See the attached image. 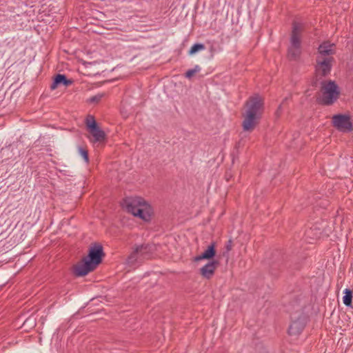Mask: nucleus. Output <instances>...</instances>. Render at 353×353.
<instances>
[{
  "label": "nucleus",
  "instance_id": "nucleus-1",
  "mask_svg": "<svg viewBox=\"0 0 353 353\" xmlns=\"http://www.w3.org/2000/svg\"><path fill=\"white\" fill-rule=\"evenodd\" d=\"M245 107L242 127L245 132H251L261 118L264 108L263 99L259 94L252 96L246 101Z\"/></svg>",
  "mask_w": 353,
  "mask_h": 353
},
{
  "label": "nucleus",
  "instance_id": "nucleus-2",
  "mask_svg": "<svg viewBox=\"0 0 353 353\" xmlns=\"http://www.w3.org/2000/svg\"><path fill=\"white\" fill-rule=\"evenodd\" d=\"M123 206L126 211L144 221H150L153 214L151 205L142 197L129 196L123 201Z\"/></svg>",
  "mask_w": 353,
  "mask_h": 353
},
{
  "label": "nucleus",
  "instance_id": "nucleus-3",
  "mask_svg": "<svg viewBox=\"0 0 353 353\" xmlns=\"http://www.w3.org/2000/svg\"><path fill=\"white\" fill-rule=\"evenodd\" d=\"M290 45L288 48V58L290 61H297L301 54V34L304 30V24L294 21L292 24Z\"/></svg>",
  "mask_w": 353,
  "mask_h": 353
},
{
  "label": "nucleus",
  "instance_id": "nucleus-4",
  "mask_svg": "<svg viewBox=\"0 0 353 353\" xmlns=\"http://www.w3.org/2000/svg\"><path fill=\"white\" fill-rule=\"evenodd\" d=\"M321 92L322 97L318 100V103L323 105L334 104L340 96L339 86L333 81L322 82Z\"/></svg>",
  "mask_w": 353,
  "mask_h": 353
},
{
  "label": "nucleus",
  "instance_id": "nucleus-5",
  "mask_svg": "<svg viewBox=\"0 0 353 353\" xmlns=\"http://www.w3.org/2000/svg\"><path fill=\"white\" fill-rule=\"evenodd\" d=\"M90 141L97 147L105 145L107 142V135L97 122L95 117L90 114Z\"/></svg>",
  "mask_w": 353,
  "mask_h": 353
},
{
  "label": "nucleus",
  "instance_id": "nucleus-6",
  "mask_svg": "<svg viewBox=\"0 0 353 353\" xmlns=\"http://www.w3.org/2000/svg\"><path fill=\"white\" fill-rule=\"evenodd\" d=\"M105 256V254L101 243L95 242L90 245V272L97 268Z\"/></svg>",
  "mask_w": 353,
  "mask_h": 353
},
{
  "label": "nucleus",
  "instance_id": "nucleus-7",
  "mask_svg": "<svg viewBox=\"0 0 353 353\" xmlns=\"http://www.w3.org/2000/svg\"><path fill=\"white\" fill-rule=\"evenodd\" d=\"M332 124L334 128L342 132H350L353 130V124L348 114H334L332 118Z\"/></svg>",
  "mask_w": 353,
  "mask_h": 353
},
{
  "label": "nucleus",
  "instance_id": "nucleus-8",
  "mask_svg": "<svg viewBox=\"0 0 353 353\" xmlns=\"http://www.w3.org/2000/svg\"><path fill=\"white\" fill-rule=\"evenodd\" d=\"M152 251V246L150 244H142L135 248L134 251L129 255L127 259L128 263L133 264L137 260L138 256L147 259L150 256Z\"/></svg>",
  "mask_w": 353,
  "mask_h": 353
},
{
  "label": "nucleus",
  "instance_id": "nucleus-9",
  "mask_svg": "<svg viewBox=\"0 0 353 353\" xmlns=\"http://www.w3.org/2000/svg\"><path fill=\"white\" fill-rule=\"evenodd\" d=\"M305 319L299 316L296 320L293 321L288 328V334L291 336L300 334L305 327Z\"/></svg>",
  "mask_w": 353,
  "mask_h": 353
},
{
  "label": "nucleus",
  "instance_id": "nucleus-10",
  "mask_svg": "<svg viewBox=\"0 0 353 353\" xmlns=\"http://www.w3.org/2000/svg\"><path fill=\"white\" fill-rule=\"evenodd\" d=\"M219 265V262L216 260L208 262L200 269V274L204 279H210L214 276Z\"/></svg>",
  "mask_w": 353,
  "mask_h": 353
},
{
  "label": "nucleus",
  "instance_id": "nucleus-11",
  "mask_svg": "<svg viewBox=\"0 0 353 353\" xmlns=\"http://www.w3.org/2000/svg\"><path fill=\"white\" fill-rule=\"evenodd\" d=\"M333 61L334 58L332 57H325L322 60H319V57L317 58V70L321 73L322 76L325 77L330 72Z\"/></svg>",
  "mask_w": 353,
  "mask_h": 353
},
{
  "label": "nucleus",
  "instance_id": "nucleus-12",
  "mask_svg": "<svg viewBox=\"0 0 353 353\" xmlns=\"http://www.w3.org/2000/svg\"><path fill=\"white\" fill-rule=\"evenodd\" d=\"M319 54L325 57H330L335 54V44L329 41H323L318 48Z\"/></svg>",
  "mask_w": 353,
  "mask_h": 353
},
{
  "label": "nucleus",
  "instance_id": "nucleus-13",
  "mask_svg": "<svg viewBox=\"0 0 353 353\" xmlns=\"http://www.w3.org/2000/svg\"><path fill=\"white\" fill-rule=\"evenodd\" d=\"M88 273V255L85 256L82 261L74 267V274L77 276H82Z\"/></svg>",
  "mask_w": 353,
  "mask_h": 353
},
{
  "label": "nucleus",
  "instance_id": "nucleus-14",
  "mask_svg": "<svg viewBox=\"0 0 353 353\" xmlns=\"http://www.w3.org/2000/svg\"><path fill=\"white\" fill-rule=\"evenodd\" d=\"M215 247V242H212L210 245H208V248L201 254L196 256L194 258V261L196 262L204 259H212L215 256L216 252Z\"/></svg>",
  "mask_w": 353,
  "mask_h": 353
},
{
  "label": "nucleus",
  "instance_id": "nucleus-15",
  "mask_svg": "<svg viewBox=\"0 0 353 353\" xmlns=\"http://www.w3.org/2000/svg\"><path fill=\"white\" fill-rule=\"evenodd\" d=\"M72 80L68 79L65 74H58L54 79L50 88L52 90L56 89L59 85H63L65 86L70 85L72 83Z\"/></svg>",
  "mask_w": 353,
  "mask_h": 353
},
{
  "label": "nucleus",
  "instance_id": "nucleus-16",
  "mask_svg": "<svg viewBox=\"0 0 353 353\" xmlns=\"http://www.w3.org/2000/svg\"><path fill=\"white\" fill-rule=\"evenodd\" d=\"M106 70L103 61L90 62V76H97Z\"/></svg>",
  "mask_w": 353,
  "mask_h": 353
},
{
  "label": "nucleus",
  "instance_id": "nucleus-17",
  "mask_svg": "<svg viewBox=\"0 0 353 353\" xmlns=\"http://www.w3.org/2000/svg\"><path fill=\"white\" fill-rule=\"evenodd\" d=\"M345 295L343 298L344 305L347 307H352V291L350 289L346 288L344 291Z\"/></svg>",
  "mask_w": 353,
  "mask_h": 353
},
{
  "label": "nucleus",
  "instance_id": "nucleus-18",
  "mask_svg": "<svg viewBox=\"0 0 353 353\" xmlns=\"http://www.w3.org/2000/svg\"><path fill=\"white\" fill-rule=\"evenodd\" d=\"M205 46L203 43H195L194 44L189 50V54L192 55L197 52L204 50Z\"/></svg>",
  "mask_w": 353,
  "mask_h": 353
},
{
  "label": "nucleus",
  "instance_id": "nucleus-19",
  "mask_svg": "<svg viewBox=\"0 0 353 353\" xmlns=\"http://www.w3.org/2000/svg\"><path fill=\"white\" fill-rule=\"evenodd\" d=\"M105 96V93H99L93 97H90V103L97 104Z\"/></svg>",
  "mask_w": 353,
  "mask_h": 353
},
{
  "label": "nucleus",
  "instance_id": "nucleus-20",
  "mask_svg": "<svg viewBox=\"0 0 353 353\" xmlns=\"http://www.w3.org/2000/svg\"><path fill=\"white\" fill-rule=\"evenodd\" d=\"M78 151L79 152V154L83 157V159L86 161H88V152L86 149L85 148H83L82 147H79L78 148Z\"/></svg>",
  "mask_w": 353,
  "mask_h": 353
},
{
  "label": "nucleus",
  "instance_id": "nucleus-21",
  "mask_svg": "<svg viewBox=\"0 0 353 353\" xmlns=\"http://www.w3.org/2000/svg\"><path fill=\"white\" fill-rule=\"evenodd\" d=\"M233 242L232 239H229L225 244V250L227 252H230L232 249Z\"/></svg>",
  "mask_w": 353,
  "mask_h": 353
},
{
  "label": "nucleus",
  "instance_id": "nucleus-22",
  "mask_svg": "<svg viewBox=\"0 0 353 353\" xmlns=\"http://www.w3.org/2000/svg\"><path fill=\"white\" fill-rule=\"evenodd\" d=\"M194 74V72L192 69H190L186 71V72L185 73V77L188 79H190Z\"/></svg>",
  "mask_w": 353,
  "mask_h": 353
},
{
  "label": "nucleus",
  "instance_id": "nucleus-23",
  "mask_svg": "<svg viewBox=\"0 0 353 353\" xmlns=\"http://www.w3.org/2000/svg\"><path fill=\"white\" fill-rule=\"evenodd\" d=\"M84 123H85V126L87 129H88V115L85 116V119H84Z\"/></svg>",
  "mask_w": 353,
  "mask_h": 353
},
{
  "label": "nucleus",
  "instance_id": "nucleus-24",
  "mask_svg": "<svg viewBox=\"0 0 353 353\" xmlns=\"http://www.w3.org/2000/svg\"><path fill=\"white\" fill-rule=\"evenodd\" d=\"M192 70L194 72V73H196L201 70V68L198 65H196Z\"/></svg>",
  "mask_w": 353,
  "mask_h": 353
},
{
  "label": "nucleus",
  "instance_id": "nucleus-25",
  "mask_svg": "<svg viewBox=\"0 0 353 353\" xmlns=\"http://www.w3.org/2000/svg\"><path fill=\"white\" fill-rule=\"evenodd\" d=\"M89 30H90V32L92 31V32H97V31L95 30L92 29V28H90Z\"/></svg>",
  "mask_w": 353,
  "mask_h": 353
},
{
  "label": "nucleus",
  "instance_id": "nucleus-26",
  "mask_svg": "<svg viewBox=\"0 0 353 353\" xmlns=\"http://www.w3.org/2000/svg\"><path fill=\"white\" fill-rule=\"evenodd\" d=\"M281 105H280L279 106L278 110H277V111H276V113H278V112H279V111L281 110Z\"/></svg>",
  "mask_w": 353,
  "mask_h": 353
},
{
  "label": "nucleus",
  "instance_id": "nucleus-27",
  "mask_svg": "<svg viewBox=\"0 0 353 353\" xmlns=\"http://www.w3.org/2000/svg\"><path fill=\"white\" fill-rule=\"evenodd\" d=\"M93 299H94V298H91V299H90V301H92Z\"/></svg>",
  "mask_w": 353,
  "mask_h": 353
}]
</instances>
